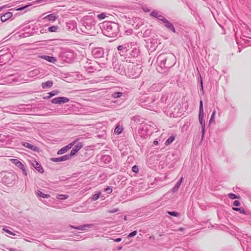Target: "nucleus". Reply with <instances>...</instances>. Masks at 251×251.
I'll use <instances>...</instances> for the list:
<instances>
[{"label": "nucleus", "instance_id": "4be33fe9", "mask_svg": "<svg viewBox=\"0 0 251 251\" xmlns=\"http://www.w3.org/2000/svg\"><path fill=\"white\" fill-rule=\"evenodd\" d=\"M163 23L164 24L165 26L168 29L172 30L173 32H176V30L173 25L167 19L165 20Z\"/></svg>", "mask_w": 251, "mask_h": 251}, {"label": "nucleus", "instance_id": "f8f14e48", "mask_svg": "<svg viewBox=\"0 0 251 251\" xmlns=\"http://www.w3.org/2000/svg\"><path fill=\"white\" fill-rule=\"evenodd\" d=\"M132 44V48H129L130 54L131 57H137L140 54V50L139 46L136 44V43L131 42Z\"/></svg>", "mask_w": 251, "mask_h": 251}, {"label": "nucleus", "instance_id": "bf43d9fd", "mask_svg": "<svg viewBox=\"0 0 251 251\" xmlns=\"http://www.w3.org/2000/svg\"><path fill=\"white\" fill-rule=\"evenodd\" d=\"M9 251H16L15 249H13V248H10L8 249Z\"/></svg>", "mask_w": 251, "mask_h": 251}, {"label": "nucleus", "instance_id": "37998d69", "mask_svg": "<svg viewBox=\"0 0 251 251\" xmlns=\"http://www.w3.org/2000/svg\"><path fill=\"white\" fill-rule=\"evenodd\" d=\"M105 17H106V16H105V14H104V13H101V14H98L97 16V17L100 20L103 19L105 18Z\"/></svg>", "mask_w": 251, "mask_h": 251}, {"label": "nucleus", "instance_id": "2eb2a0df", "mask_svg": "<svg viewBox=\"0 0 251 251\" xmlns=\"http://www.w3.org/2000/svg\"><path fill=\"white\" fill-rule=\"evenodd\" d=\"M69 226L72 228L76 229L81 231H86L88 228L94 227L95 226V225L93 224H85L79 226L70 225Z\"/></svg>", "mask_w": 251, "mask_h": 251}, {"label": "nucleus", "instance_id": "7ed1b4c3", "mask_svg": "<svg viewBox=\"0 0 251 251\" xmlns=\"http://www.w3.org/2000/svg\"><path fill=\"white\" fill-rule=\"evenodd\" d=\"M156 100L157 99L154 97H148L146 95H143L140 99V104L142 107L145 108L156 111L157 107Z\"/></svg>", "mask_w": 251, "mask_h": 251}, {"label": "nucleus", "instance_id": "412c9836", "mask_svg": "<svg viewBox=\"0 0 251 251\" xmlns=\"http://www.w3.org/2000/svg\"><path fill=\"white\" fill-rule=\"evenodd\" d=\"M12 57L11 54H5L0 56V62L3 64L8 63Z\"/></svg>", "mask_w": 251, "mask_h": 251}, {"label": "nucleus", "instance_id": "f3484780", "mask_svg": "<svg viewBox=\"0 0 251 251\" xmlns=\"http://www.w3.org/2000/svg\"><path fill=\"white\" fill-rule=\"evenodd\" d=\"M69 101V99L67 97H60L53 99L51 100V102L53 104H61L68 102Z\"/></svg>", "mask_w": 251, "mask_h": 251}, {"label": "nucleus", "instance_id": "8fccbe9b", "mask_svg": "<svg viewBox=\"0 0 251 251\" xmlns=\"http://www.w3.org/2000/svg\"><path fill=\"white\" fill-rule=\"evenodd\" d=\"M151 31L149 30H147L145 31V32L143 33V37H146L148 36V35L150 33Z\"/></svg>", "mask_w": 251, "mask_h": 251}, {"label": "nucleus", "instance_id": "6e6552de", "mask_svg": "<svg viewBox=\"0 0 251 251\" xmlns=\"http://www.w3.org/2000/svg\"><path fill=\"white\" fill-rule=\"evenodd\" d=\"M25 8V7H22L18 8L17 9H14L13 8L10 9L8 12H6L4 14H0V18H1L2 21H3V22H6V21L11 19L12 17L14 12L16 11L22 10Z\"/></svg>", "mask_w": 251, "mask_h": 251}, {"label": "nucleus", "instance_id": "58836bf2", "mask_svg": "<svg viewBox=\"0 0 251 251\" xmlns=\"http://www.w3.org/2000/svg\"><path fill=\"white\" fill-rule=\"evenodd\" d=\"M168 213L171 216L175 217H178L179 215V214L176 212L175 211H168Z\"/></svg>", "mask_w": 251, "mask_h": 251}, {"label": "nucleus", "instance_id": "a19ab883", "mask_svg": "<svg viewBox=\"0 0 251 251\" xmlns=\"http://www.w3.org/2000/svg\"><path fill=\"white\" fill-rule=\"evenodd\" d=\"M58 91L57 90L52 91L50 93H48V95H49V97H53L56 95H57L58 93Z\"/></svg>", "mask_w": 251, "mask_h": 251}, {"label": "nucleus", "instance_id": "3c124183", "mask_svg": "<svg viewBox=\"0 0 251 251\" xmlns=\"http://www.w3.org/2000/svg\"><path fill=\"white\" fill-rule=\"evenodd\" d=\"M118 211V208H114L113 210H108L107 212L109 213H114L115 212H116Z\"/></svg>", "mask_w": 251, "mask_h": 251}, {"label": "nucleus", "instance_id": "4468645a", "mask_svg": "<svg viewBox=\"0 0 251 251\" xmlns=\"http://www.w3.org/2000/svg\"><path fill=\"white\" fill-rule=\"evenodd\" d=\"M129 48H132V44H131V43L119 46L118 47V50L120 51L121 55H127L126 53L129 50Z\"/></svg>", "mask_w": 251, "mask_h": 251}, {"label": "nucleus", "instance_id": "e433bc0d", "mask_svg": "<svg viewBox=\"0 0 251 251\" xmlns=\"http://www.w3.org/2000/svg\"><path fill=\"white\" fill-rule=\"evenodd\" d=\"M159 12L157 11L154 10L151 13V16L157 18L159 15Z\"/></svg>", "mask_w": 251, "mask_h": 251}, {"label": "nucleus", "instance_id": "052dcab7", "mask_svg": "<svg viewBox=\"0 0 251 251\" xmlns=\"http://www.w3.org/2000/svg\"><path fill=\"white\" fill-rule=\"evenodd\" d=\"M147 128V127L146 126H144L142 128V130H146Z\"/></svg>", "mask_w": 251, "mask_h": 251}, {"label": "nucleus", "instance_id": "c756f323", "mask_svg": "<svg viewBox=\"0 0 251 251\" xmlns=\"http://www.w3.org/2000/svg\"><path fill=\"white\" fill-rule=\"evenodd\" d=\"M37 194L39 197L43 198H48L50 197L49 195L43 193L40 191H38L37 192Z\"/></svg>", "mask_w": 251, "mask_h": 251}, {"label": "nucleus", "instance_id": "ddd939ff", "mask_svg": "<svg viewBox=\"0 0 251 251\" xmlns=\"http://www.w3.org/2000/svg\"><path fill=\"white\" fill-rule=\"evenodd\" d=\"M10 161L14 164H15L17 167L21 169L22 170L23 174L25 176H27V172L25 169L24 162H22L17 159H11Z\"/></svg>", "mask_w": 251, "mask_h": 251}, {"label": "nucleus", "instance_id": "f03ea898", "mask_svg": "<svg viewBox=\"0 0 251 251\" xmlns=\"http://www.w3.org/2000/svg\"><path fill=\"white\" fill-rule=\"evenodd\" d=\"M18 175L14 172L0 173V181L8 186H13L18 180Z\"/></svg>", "mask_w": 251, "mask_h": 251}, {"label": "nucleus", "instance_id": "c85d7f7f", "mask_svg": "<svg viewBox=\"0 0 251 251\" xmlns=\"http://www.w3.org/2000/svg\"><path fill=\"white\" fill-rule=\"evenodd\" d=\"M39 71L38 70L35 69L32 71H30L29 73V75L30 76L33 77L36 75H37L39 74Z\"/></svg>", "mask_w": 251, "mask_h": 251}, {"label": "nucleus", "instance_id": "49530a36", "mask_svg": "<svg viewBox=\"0 0 251 251\" xmlns=\"http://www.w3.org/2000/svg\"><path fill=\"white\" fill-rule=\"evenodd\" d=\"M157 19L159 20L162 21L163 23L165 21V20H166V19L165 18H164L163 16H162L161 15H158Z\"/></svg>", "mask_w": 251, "mask_h": 251}, {"label": "nucleus", "instance_id": "cd10ccee", "mask_svg": "<svg viewBox=\"0 0 251 251\" xmlns=\"http://www.w3.org/2000/svg\"><path fill=\"white\" fill-rule=\"evenodd\" d=\"M232 209L234 211H239L240 213L244 214L245 215L248 214V212L246 211L243 208L232 207Z\"/></svg>", "mask_w": 251, "mask_h": 251}, {"label": "nucleus", "instance_id": "393cba45", "mask_svg": "<svg viewBox=\"0 0 251 251\" xmlns=\"http://www.w3.org/2000/svg\"><path fill=\"white\" fill-rule=\"evenodd\" d=\"M57 18V16H56L54 13H52L44 17L43 19H47L50 21H55Z\"/></svg>", "mask_w": 251, "mask_h": 251}, {"label": "nucleus", "instance_id": "c03bdc74", "mask_svg": "<svg viewBox=\"0 0 251 251\" xmlns=\"http://www.w3.org/2000/svg\"><path fill=\"white\" fill-rule=\"evenodd\" d=\"M137 233V231L135 230V231H133V232H131L130 233H129L128 236H127V238H130V237H133L134 236H135Z\"/></svg>", "mask_w": 251, "mask_h": 251}, {"label": "nucleus", "instance_id": "aec40b11", "mask_svg": "<svg viewBox=\"0 0 251 251\" xmlns=\"http://www.w3.org/2000/svg\"><path fill=\"white\" fill-rule=\"evenodd\" d=\"M70 159V155L66 154L62 156H60L57 158H51L50 159L52 161L54 162H62L66 161Z\"/></svg>", "mask_w": 251, "mask_h": 251}, {"label": "nucleus", "instance_id": "6ab92c4d", "mask_svg": "<svg viewBox=\"0 0 251 251\" xmlns=\"http://www.w3.org/2000/svg\"><path fill=\"white\" fill-rule=\"evenodd\" d=\"M30 163L31 165L36 169L40 173H43L44 170L43 168H42L40 164H39L38 162H37L34 159H32V160H30Z\"/></svg>", "mask_w": 251, "mask_h": 251}, {"label": "nucleus", "instance_id": "0eeeda50", "mask_svg": "<svg viewBox=\"0 0 251 251\" xmlns=\"http://www.w3.org/2000/svg\"><path fill=\"white\" fill-rule=\"evenodd\" d=\"M204 112L203 109V103L202 101L201 100L200 102V108H199V122L201 124V132L202 136H203L205 133V120L203 119Z\"/></svg>", "mask_w": 251, "mask_h": 251}, {"label": "nucleus", "instance_id": "a878e982", "mask_svg": "<svg viewBox=\"0 0 251 251\" xmlns=\"http://www.w3.org/2000/svg\"><path fill=\"white\" fill-rule=\"evenodd\" d=\"M53 85V82L50 80L47 81L45 82H43L42 83V87L43 89H45L47 88H50Z\"/></svg>", "mask_w": 251, "mask_h": 251}, {"label": "nucleus", "instance_id": "1a4fd4ad", "mask_svg": "<svg viewBox=\"0 0 251 251\" xmlns=\"http://www.w3.org/2000/svg\"><path fill=\"white\" fill-rule=\"evenodd\" d=\"M147 47L151 50L153 51L157 47L158 39L157 35H154L151 38L149 39L146 43Z\"/></svg>", "mask_w": 251, "mask_h": 251}, {"label": "nucleus", "instance_id": "09e8293b", "mask_svg": "<svg viewBox=\"0 0 251 251\" xmlns=\"http://www.w3.org/2000/svg\"><path fill=\"white\" fill-rule=\"evenodd\" d=\"M233 204L234 206H239L240 205L241 203H240V202L239 201H235L233 202Z\"/></svg>", "mask_w": 251, "mask_h": 251}, {"label": "nucleus", "instance_id": "b1692460", "mask_svg": "<svg viewBox=\"0 0 251 251\" xmlns=\"http://www.w3.org/2000/svg\"><path fill=\"white\" fill-rule=\"evenodd\" d=\"M23 145L24 147L27 148L32 151H39V148L37 147L32 145L27 142H25Z\"/></svg>", "mask_w": 251, "mask_h": 251}, {"label": "nucleus", "instance_id": "79ce46f5", "mask_svg": "<svg viewBox=\"0 0 251 251\" xmlns=\"http://www.w3.org/2000/svg\"><path fill=\"white\" fill-rule=\"evenodd\" d=\"M5 54H11L7 50H0V56Z\"/></svg>", "mask_w": 251, "mask_h": 251}, {"label": "nucleus", "instance_id": "72a5a7b5", "mask_svg": "<svg viewBox=\"0 0 251 251\" xmlns=\"http://www.w3.org/2000/svg\"><path fill=\"white\" fill-rule=\"evenodd\" d=\"M100 196H101L100 192L96 193L92 196V200L94 201H95L97 200L98 199H99Z\"/></svg>", "mask_w": 251, "mask_h": 251}, {"label": "nucleus", "instance_id": "c9c22d12", "mask_svg": "<svg viewBox=\"0 0 251 251\" xmlns=\"http://www.w3.org/2000/svg\"><path fill=\"white\" fill-rule=\"evenodd\" d=\"M102 159L106 162H110L111 161V157L109 155H103Z\"/></svg>", "mask_w": 251, "mask_h": 251}, {"label": "nucleus", "instance_id": "6e6d98bb", "mask_svg": "<svg viewBox=\"0 0 251 251\" xmlns=\"http://www.w3.org/2000/svg\"><path fill=\"white\" fill-rule=\"evenodd\" d=\"M115 242H119L122 240V239L121 238H118L115 239H113Z\"/></svg>", "mask_w": 251, "mask_h": 251}, {"label": "nucleus", "instance_id": "bb28decb", "mask_svg": "<svg viewBox=\"0 0 251 251\" xmlns=\"http://www.w3.org/2000/svg\"><path fill=\"white\" fill-rule=\"evenodd\" d=\"M182 180H183V178L181 177L178 180V181L176 183V184L175 185V186L174 187L173 189V191L174 192H175L178 190V189H179V188L182 183Z\"/></svg>", "mask_w": 251, "mask_h": 251}, {"label": "nucleus", "instance_id": "f704fd0d", "mask_svg": "<svg viewBox=\"0 0 251 251\" xmlns=\"http://www.w3.org/2000/svg\"><path fill=\"white\" fill-rule=\"evenodd\" d=\"M123 95V93L122 92H114L112 94V97L114 98H120Z\"/></svg>", "mask_w": 251, "mask_h": 251}, {"label": "nucleus", "instance_id": "338daca9", "mask_svg": "<svg viewBox=\"0 0 251 251\" xmlns=\"http://www.w3.org/2000/svg\"><path fill=\"white\" fill-rule=\"evenodd\" d=\"M179 230H180V231H182V230H183V228H179Z\"/></svg>", "mask_w": 251, "mask_h": 251}, {"label": "nucleus", "instance_id": "864d4df0", "mask_svg": "<svg viewBox=\"0 0 251 251\" xmlns=\"http://www.w3.org/2000/svg\"><path fill=\"white\" fill-rule=\"evenodd\" d=\"M3 230L5 231L6 233H9V234H11V235H15L14 233H13L12 232L10 231L8 229H3Z\"/></svg>", "mask_w": 251, "mask_h": 251}, {"label": "nucleus", "instance_id": "9d476101", "mask_svg": "<svg viewBox=\"0 0 251 251\" xmlns=\"http://www.w3.org/2000/svg\"><path fill=\"white\" fill-rule=\"evenodd\" d=\"M18 75H10L6 77H4L2 80V84H10L12 83H16L19 82L18 80Z\"/></svg>", "mask_w": 251, "mask_h": 251}, {"label": "nucleus", "instance_id": "473e14b6", "mask_svg": "<svg viewBox=\"0 0 251 251\" xmlns=\"http://www.w3.org/2000/svg\"><path fill=\"white\" fill-rule=\"evenodd\" d=\"M58 29V26L56 25L51 26L50 27H49L48 28V30L50 32H56L57 29Z\"/></svg>", "mask_w": 251, "mask_h": 251}, {"label": "nucleus", "instance_id": "69168bd1", "mask_svg": "<svg viewBox=\"0 0 251 251\" xmlns=\"http://www.w3.org/2000/svg\"><path fill=\"white\" fill-rule=\"evenodd\" d=\"M139 25V24H138L136 25V26H138V28H139V27H140V25H142V23L140 25Z\"/></svg>", "mask_w": 251, "mask_h": 251}, {"label": "nucleus", "instance_id": "e2e57ef3", "mask_svg": "<svg viewBox=\"0 0 251 251\" xmlns=\"http://www.w3.org/2000/svg\"><path fill=\"white\" fill-rule=\"evenodd\" d=\"M201 89L202 90L203 89V85H202V80H201Z\"/></svg>", "mask_w": 251, "mask_h": 251}, {"label": "nucleus", "instance_id": "2f4dec72", "mask_svg": "<svg viewBox=\"0 0 251 251\" xmlns=\"http://www.w3.org/2000/svg\"><path fill=\"white\" fill-rule=\"evenodd\" d=\"M69 197L67 195L59 194L56 196V198L59 200H66Z\"/></svg>", "mask_w": 251, "mask_h": 251}, {"label": "nucleus", "instance_id": "774afa93", "mask_svg": "<svg viewBox=\"0 0 251 251\" xmlns=\"http://www.w3.org/2000/svg\"><path fill=\"white\" fill-rule=\"evenodd\" d=\"M124 220H126V216H125V217H124Z\"/></svg>", "mask_w": 251, "mask_h": 251}, {"label": "nucleus", "instance_id": "4c0bfd02", "mask_svg": "<svg viewBox=\"0 0 251 251\" xmlns=\"http://www.w3.org/2000/svg\"><path fill=\"white\" fill-rule=\"evenodd\" d=\"M228 197L231 199H239V196H237L235 194L230 193L228 195Z\"/></svg>", "mask_w": 251, "mask_h": 251}, {"label": "nucleus", "instance_id": "7c9ffc66", "mask_svg": "<svg viewBox=\"0 0 251 251\" xmlns=\"http://www.w3.org/2000/svg\"><path fill=\"white\" fill-rule=\"evenodd\" d=\"M175 136H170L166 141L165 145H169L171 144L175 140Z\"/></svg>", "mask_w": 251, "mask_h": 251}, {"label": "nucleus", "instance_id": "13d9d810", "mask_svg": "<svg viewBox=\"0 0 251 251\" xmlns=\"http://www.w3.org/2000/svg\"><path fill=\"white\" fill-rule=\"evenodd\" d=\"M6 7V5H4V6H2L0 7V11H1L2 9H3V8H5Z\"/></svg>", "mask_w": 251, "mask_h": 251}, {"label": "nucleus", "instance_id": "5fc2aeb1", "mask_svg": "<svg viewBox=\"0 0 251 251\" xmlns=\"http://www.w3.org/2000/svg\"><path fill=\"white\" fill-rule=\"evenodd\" d=\"M78 209H79V208L76 207H74L72 209V211L73 212H79L78 211Z\"/></svg>", "mask_w": 251, "mask_h": 251}, {"label": "nucleus", "instance_id": "20e7f679", "mask_svg": "<svg viewBox=\"0 0 251 251\" xmlns=\"http://www.w3.org/2000/svg\"><path fill=\"white\" fill-rule=\"evenodd\" d=\"M119 25L113 22H105L103 24L102 32L105 36L115 37L119 33Z\"/></svg>", "mask_w": 251, "mask_h": 251}, {"label": "nucleus", "instance_id": "4d7b16f0", "mask_svg": "<svg viewBox=\"0 0 251 251\" xmlns=\"http://www.w3.org/2000/svg\"><path fill=\"white\" fill-rule=\"evenodd\" d=\"M158 141L157 140H154L153 141V144L154 145H157L158 144Z\"/></svg>", "mask_w": 251, "mask_h": 251}, {"label": "nucleus", "instance_id": "5701e85b", "mask_svg": "<svg viewBox=\"0 0 251 251\" xmlns=\"http://www.w3.org/2000/svg\"><path fill=\"white\" fill-rule=\"evenodd\" d=\"M39 57L42 59H44L50 63H54L57 61L55 57L53 56H50L48 55H41L39 56Z\"/></svg>", "mask_w": 251, "mask_h": 251}, {"label": "nucleus", "instance_id": "0e129e2a", "mask_svg": "<svg viewBox=\"0 0 251 251\" xmlns=\"http://www.w3.org/2000/svg\"><path fill=\"white\" fill-rule=\"evenodd\" d=\"M3 22L2 21L1 18H0V25L2 24Z\"/></svg>", "mask_w": 251, "mask_h": 251}, {"label": "nucleus", "instance_id": "a18cd8bd", "mask_svg": "<svg viewBox=\"0 0 251 251\" xmlns=\"http://www.w3.org/2000/svg\"><path fill=\"white\" fill-rule=\"evenodd\" d=\"M122 131V129L119 126H117L115 129V132L118 134L121 133Z\"/></svg>", "mask_w": 251, "mask_h": 251}, {"label": "nucleus", "instance_id": "680f3d73", "mask_svg": "<svg viewBox=\"0 0 251 251\" xmlns=\"http://www.w3.org/2000/svg\"><path fill=\"white\" fill-rule=\"evenodd\" d=\"M51 98V97H49V95L47 96L46 97H45L44 98L45 99H50Z\"/></svg>", "mask_w": 251, "mask_h": 251}, {"label": "nucleus", "instance_id": "603ef678", "mask_svg": "<svg viewBox=\"0 0 251 251\" xmlns=\"http://www.w3.org/2000/svg\"><path fill=\"white\" fill-rule=\"evenodd\" d=\"M112 191V189L110 187H107L105 189V191L109 194L111 193Z\"/></svg>", "mask_w": 251, "mask_h": 251}, {"label": "nucleus", "instance_id": "423d86ee", "mask_svg": "<svg viewBox=\"0 0 251 251\" xmlns=\"http://www.w3.org/2000/svg\"><path fill=\"white\" fill-rule=\"evenodd\" d=\"M124 64L125 63L124 62L120 61L117 59H114L112 62V66L114 71L122 75L126 74Z\"/></svg>", "mask_w": 251, "mask_h": 251}, {"label": "nucleus", "instance_id": "f257e3e1", "mask_svg": "<svg viewBox=\"0 0 251 251\" xmlns=\"http://www.w3.org/2000/svg\"><path fill=\"white\" fill-rule=\"evenodd\" d=\"M157 71L161 74L167 73L176 63V57L172 53L160 54L157 57Z\"/></svg>", "mask_w": 251, "mask_h": 251}, {"label": "nucleus", "instance_id": "ea45409f", "mask_svg": "<svg viewBox=\"0 0 251 251\" xmlns=\"http://www.w3.org/2000/svg\"><path fill=\"white\" fill-rule=\"evenodd\" d=\"M215 114H216V111L214 110L212 113V115H211L210 121H209V123H211L213 121H214Z\"/></svg>", "mask_w": 251, "mask_h": 251}, {"label": "nucleus", "instance_id": "9b49d317", "mask_svg": "<svg viewBox=\"0 0 251 251\" xmlns=\"http://www.w3.org/2000/svg\"><path fill=\"white\" fill-rule=\"evenodd\" d=\"M105 53L103 49L100 47L95 48L92 50V54L96 58L104 57Z\"/></svg>", "mask_w": 251, "mask_h": 251}, {"label": "nucleus", "instance_id": "a211bd4d", "mask_svg": "<svg viewBox=\"0 0 251 251\" xmlns=\"http://www.w3.org/2000/svg\"><path fill=\"white\" fill-rule=\"evenodd\" d=\"M83 146V145L82 143H77L72 149L71 151L70 154L68 155H70V158L75 155L76 153L79 151Z\"/></svg>", "mask_w": 251, "mask_h": 251}, {"label": "nucleus", "instance_id": "dca6fc26", "mask_svg": "<svg viewBox=\"0 0 251 251\" xmlns=\"http://www.w3.org/2000/svg\"><path fill=\"white\" fill-rule=\"evenodd\" d=\"M78 141V139L75 140L72 142L68 144L67 146L62 148L60 150H59L58 152V154H62L65 152H66L68 150L72 148V147L75 144V143Z\"/></svg>", "mask_w": 251, "mask_h": 251}, {"label": "nucleus", "instance_id": "39448f33", "mask_svg": "<svg viewBox=\"0 0 251 251\" xmlns=\"http://www.w3.org/2000/svg\"><path fill=\"white\" fill-rule=\"evenodd\" d=\"M141 66L140 64H130L128 65L126 74L133 78L138 77L142 72Z\"/></svg>", "mask_w": 251, "mask_h": 251}, {"label": "nucleus", "instance_id": "de8ad7c7", "mask_svg": "<svg viewBox=\"0 0 251 251\" xmlns=\"http://www.w3.org/2000/svg\"><path fill=\"white\" fill-rule=\"evenodd\" d=\"M132 170L133 172L137 173L139 171L138 166L134 165L132 167Z\"/></svg>", "mask_w": 251, "mask_h": 251}]
</instances>
